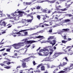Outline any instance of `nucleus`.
<instances>
[{
    "instance_id": "obj_58",
    "label": "nucleus",
    "mask_w": 73,
    "mask_h": 73,
    "mask_svg": "<svg viewBox=\"0 0 73 73\" xmlns=\"http://www.w3.org/2000/svg\"><path fill=\"white\" fill-rule=\"evenodd\" d=\"M58 12H57V11H55L54 12L52 13V15H53L54 13H57Z\"/></svg>"
},
{
    "instance_id": "obj_8",
    "label": "nucleus",
    "mask_w": 73,
    "mask_h": 73,
    "mask_svg": "<svg viewBox=\"0 0 73 73\" xmlns=\"http://www.w3.org/2000/svg\"><path fill=\"white\" fill-rule=\"evenodd\" d=\"M35 40H29V41H27V44H32V43H33L34 42H35Z\"/></svg>"
},
{
    "instance_id": "obj_39",
    "label": "nucleus",
    "mask_w": 73,
    "mask_h": 73,
    "mask_svg": "<svg viewBox=\"0 0 73 73\" xmlns=\"http://www.w3.org/2000/svg\"><path fill=\"white\" fill-rule=\"evenodd\" d=\"M3 16V14H2V12H1L0 13V17H2Z\"/></svg>"
},
{
    "instance_id": "obj_4",
    "label": "nucleus",
    "mask_w": 73,
    "mask_h": 73,
    "mask_svg": "<svg viewBox=\"0 0 73 73\" xmlns=\"http://www.w3.org/2000/svg\"><path fill=\"white\" fill-rule=\"evenodd\" d=\"M63 53H64L63 52H60L56 53L53 55V57H54V58H55V57H58V56H60V54H62Z\"/></svg>"
},
{
    "instance_id": "obj_17",
    "label": "nucleus",
    "mask_w": 73,
    "mask_h": 73,
    "mask_svg": "<svg viewBox=\"0 0 73 73\" xmlns=\"http://www.w3.org/2000/svg\"><path fill=\"white\" fill-rule=\"evenodd\" d=\"M41 71L45 70V67H44V66H42L41 67Z\"/></svg>"
},
{
    "instance_id": "obj_20",
    "label": "nucleus",
    "mask_w": 73,
    "mask_h": 73,
    "mask_svg": "<svg viewBox=\"0 0 73 73\" xmlns=\"http://www.w3.org/2000/svg\"><path fill=\"white\" fill-rule=\"evenodd\" d=\"M62 30L64 31L65 32H67V31H69V29H63Z\"/></svg>"
},
{
    "instance_id": "obj_50",
    "label": "nucleus",
    "mask_w": 73,
    "mask_h": 73,
    "mask_svg": "<svg viewBox=\"0 0 73 73\" xmlns=\"http://www.w3.org/2000/svg\"><path fill=\"white\" fill-rule=\"evenodd\" d=\"M21 67V66H19L17 67L16 69H18V68H20Z\"/></svg>"
},
{
    "instance_id": "obj_37",
    "label": "nucleus",
    "mask_w": 73,
    "mask_h": 73,
    "mask_svg": "<svg viewBox=\"0 0 73 73\" xmlns=\"http://www.w3.org/2000/svg\"><path fill=\"white\" fill-rule=\"evenodd\" d=\"M5 50V48H3L0 50V52H2V51H4Z\"/></svg>"
},
{
    "instance_id": "obj_1",
    "label": "nucleus",
    "mask_w": 73,
    "mask_h": 73,
    "mask_svg": "<svg viewBox=\"0 0 73 73\" xmlns=\"http://www.w3.org/2000/svg\"><path fill=\"white\" fill-rule=\"evenodd\" d=\"M72 3H73V2H71V4H68L67 5V7L64 9H60L59 8H62V7L60 5H59L58 6H56V10L57 11H59L60 10H61L62 11H66V10H68V9H67L68 8H69L70 7V5H71V4H72Z\"/></svg>"
},
{
    "instance_id": "obj_42",
    "label": "nucleus",
    "mask_w": 73,
    "mask_h": 73,
    "mask_svg": "<svg viewBox=\"0 0 73 73\" xmlns=\"http://www.w3.org/2000/svg\"><path fill=\"white\" fill-rule=\"evenodd\" d=\"M67 15H68L69 17H72L73 16V15H72L71 14H67Z\"/></svg>"
},
{
    "instance_id": "obj_26",
    "label": "nucleus",
    "mask_w": 73,
    "mask_h": 73,
    "mask_svg": "<svg viewBox=\"0 0 73 73\" xmlns=\"http://www.w3.org/2000/svg\"><path fill=\"white\" fill-rule=\"evenodd\" d=\"M47 42H48L51 44H52V40H47Z\"/></svg>"
},
{
    "instance_id": "obj_36",
    "label": "nucleus",
    "mask_w": 73,
    "mask_h": 73,
    "mask_svg": "<svg viewBox=\"0 0 73 73\" xmlns=\"http://www.w3.org/2000/svg\"><path fill=\"white\" fill-rule=\"evenodd\" d=\"M38 70H36V72H37V73H40L41 72V71H40V70L39 69H38Z\"/></svg>"
},
{
    "instance_id": "obj_18",
    "label": "nucleus",
    "mask_w": 73,
    "mask_h": 73,
    "mask_svg": "<svg viewBox=\"0 0 73 73\" xmlns=\"http://www.w3.org/2000/svg\"><path fill=\"white\" fill-rule=\"evenodd\" d=\"M33 19H27V21L28 23H31Z\"/></svg>"
},
{
    "instance_id": "obj_64",
    "label": "nucleus",
    "mask_w": 73,
    "mask_h": 73,
    "mask_svg": "<svg viewBox=\"0 0 73 73\" xmlns=\"http://www.w3.org/2000/svg\"><path fill=\"white\" fill-rule=\"evenodd\" d=\"M73 64H71L70 65V67H72L73 66Z\"/></svg>"
},
{
    "instance_id": "obj_13",
    "label": "nucleus",
    "mask_w": 73,
    "mask_h": 73,
    "mask_svg": "<svg viewBox=\"0 0 73 73\" xmlns=\"http://www.w3.org/2000/svg\"><path fill=\"white\" fill-rule=\"evenodd\" d=\"M7 24V23H5V22L3 21L1 23V25L2 26H4V27H5L6 26V24Z\"/></svg>"
},
{
    "instance_id": "obj_19",
    "label": "nucleus",
    "mask_w": 73,
    "mask_h": 73,
    "mask_svg": "<svg viewBox=\"0 0 73 73\" xmlns=\"http://www.w3.org/2000/svg\"><path fill=\"white\" fill-rule=\"evenodd\" d=\"M16 13H17V12L15 11L14 13H12L11 15L12 16H13V17H15V16H17V15H14V14Z\"/></svg>"
},
{
    "instance_id": "obj_44",
    "label": "nucleus",
    "mask_w": 73,
    "mask_h": 73,
    "mask_svg": "<svg viewBox=\"0 0 73 73\" xmlns=\"http://www.w3.org/2000/svg\"><path fill=\"white\" fill-rule=\"evenodd\" d=\"M11 67H10V66H6V69H10Z\"/></svg>"
},
{
    "instance_id": "obj_21",
    "label": "nucleus",
    "mask_w": 73,
    "mask_h": 73,
    "mask_svg": "<svg viewBox=\"0 0 73 73\" xmlns=\"http://www.w3.org/2000/svg\"><path fill=\"white\" fill-rule=\"evenodd\" d=\"M41 24H42V23H40V24L39 26L37 27V28H38V27H42V28H44V25H42L41 26V25H41Z\"/></svg>"
},
{
    "instance_id": "obj_23",
    "label": "nucleus",
    "mask_w": 73,
    "mask_h": 73,
    "mask_svg": "<svg viewBox=\"0 0 73 73\" xmlns=\"http://www.w3.org/2000/svg\"><path fill=\"white\" fill-rule=\"evenodd\" d=\"M26 5H31L32 4V2H26Z\"/></svg>"
},
{
    "instance_id": "obj_28",
    "label": "nucleus",
    "mask_w": 73,
    "mask_h": 73,
    "mask_svg": "<svg viewBox=\"0 0 73 73\" xmlns=\"http://www.w3.org/2000/svg\"><path fill=\"white\" fill-rule=\"evenodd\" d=\"M41 65H42L41 64H39L38 66H37V67L36 68V69L38 70V69L40 68V66H41Z\"/></svg>"
},
{
    "instance_id": "obj_3",
    "label": "nucleus",
    "mask_w": 73,
    "mask_h": 73,
    "mask_svg": "<svg viewBox=\"0 0 73 73\" xmlns=\"http://www.w3.org/2000/svg\"><path fill=\"white\" fill-rule=\"evenodd\" d=\"M66 64H67V62H63L62 64H61V63H60V64L58 66L56 67V69L54 70V71H56V70H58V68H59V69H60V66L63 67V66H64L66 65Z\"/></svg>"
},
{
    "instance_id": "obj_49",
    "label": "nucleus",
    "mask_w": 73,
    "mask_h": 73,
    "mask_svg": "<svg viewBox=\"0 0 73 73\" xmlns=\"http://www.w3.org/2000/svg\"><path fill=\"white\" fill-rule=\"evenodd\" d=\"M52 44V46H53V45H54L56 44V43H53L52 42V44Z\"/></svg>"
},
{
    "instance_id": "obj_30",
    "label": "nucleus",
    "mask_w": 73,
    "mask_h": 73,
    "mask_svg": "<svg viewBox=\"0 0 73 73\" xmlns=\"http://www.w3.org/2000/svg\"><path fill=\"white\" fill-rule=\"evenodd\" d=\"M37 19H38V20H40L41 19V17H40V16L39 15H37Z\"/></svg>"
},
{
    "instance_id": "obj_12",
    "label": "nucleus",
    "mask_w": 73,
    "mask_h": 73,
    "mask_svg": "<svg viewBox=\"0 0 73 73\" xmlns=\"http://www.w3.org/2000/svg\"><path fill=\"white\" fill-rule=\"evenodd\" d=\"M35 7H36V8L34 7L33 8L34 9H36L39 10V9H40L41 8V6H36Z\"/></svg>"
},
{
    "instance_id": "obj_7",
    "label": "nucleus",
    "mask_w": 73,
    "mask_h": 73,
    "mask_svg": "<svg viewBox=\"0 0 73 73\" xmlns=\"http://www.w3.org/2000/svg\"><path fill=\"white\" fill-rule=\"evenodd\" d=\"M54 58H46L45 59V60L46 61H49V60H51L50 61H53V60Z\"/></svg>"
},
{
    "instance_id": "obj_32",
    "label": "nucleus",
    "mask_w": 73,
    "mask_h": 73,
    "mask_svg": "<svg viewBox=\"0 0 73 73\" xmlns=\"http://www.w3.org/2000/svg\"><path fill=\"white\" fill-rule=\"evenodd\" d=\"M73 48V45H72V46H67L66 47V49H68V48Z\"/></svg>"
},
{
    "instance_id": "obj_14",
    "label": "nucleus",
    "mask_w": 73,
    "mask_h": 73,
    "mask_svg": "<svg viewBox=\"0 0 73 73\" xmlns=\"http://www.w3.org/2000/svg\"><path fill=\"white\" fill-rule=\"evenodd\" d=\"M43 37L44 36H41L40 35H39L38 36H35V37H34V38H42V37Z\"/></svg>"
},
{
    "instance_id": "obj_47",
    "label": "nucleus",
    "mask_w": 73,
    "mask_h": 73,
    "mask_svg": "<svg viewBox=\"0 0 73 73\" xmlns=\"http://www.w3.org/2000/svg\"><path fill=\"white\" fill-rule=\"evenodd\" d=\"M24 33L25 34V35H28V32H26Z\"/></svg>"
},
{
    "instance_id": "obj_59",
    "label": "nucleus",
    "mask_w": 73,
    "mask_h": 73,
    "mask_svg": "<svg viewBox=\"0 0 73 73\" xmlns=\"http://www.w3.org/2000/svg\"><path fill=\"white\" fill-rule=\"evenodd\" d=\"M46 15H46V14H45V16H46V18H49V17L46 16Z\"/></svg>"
},
{
    "instance_id": "obj_55",
    "label": "nucleus",
    "mask_w": 73,
    "mask_h": 73,
    "mask_svg": "<svg viewBox=\"0 0 73 73\" xmlns=\"http://www.w3.org/2000/svg\"><path fill=\"white\" fill-rule=\"evenodd\" d=\"M6 33V31H5L2 32V34H4V33Z\"/></svg>"
},
{
    "instance_id": "obj_34",
    "label": "nucleus",
    "mask_w": 73,
    "mask_h": 73,
    "mask_svg": "<svg viewBox=\"0 0 73 73\" xmlns=\"http://www.w3.org/2000/svg\"><path fill=\"white\" fill-rule=\"evenodd\" d=\"M47 11V10H44L43 11V12H44V13H46Z\"/></svg>"
},
{
    "instance_id": "obj_40",
    "label": "nucleus",
    "mask_w": 73,
    "mask_h": 73,
    "mask_svg": "<svg viewBox=\"0 0 73 73\" xmlns=\"http://www.w3.org/2000/svg\"><path fill=\"white\" fill-rule=\"evenodd\" d=\"M71 49H72V48H69L68 49V52H70L71 51L72 52V50H71Z\"/></svg>"
},
{
    "instance_id": "obj_53",
    "label": "nucleus",
    "mask_w": 73,
    "mask_h": 73,
    "mask_svg": "<svg viewBox=\"0 0 73 73\" xmlns=\"http://www.w3.org/2000/svg\"><path fill=\"white\" fill-rule=\"evenodd\" d=\"M11 64V62H8L7 64V65H9V64Z\"/></svg>"
},
{
    "instance_id": "obj_5",
    "label": "nucleus",
    "mask_w": 73,
    "mask_h": 73,
    "mask_svg": "<svg viewBox=\"0 0 73 73\" xmlns=\"http://www.w3.org/2000/svg\"><path fill=\"white\" fill-rule=\"evenodd\" d=\"M11 46H13L14 47L15 49H19V46L17 44H15L13 45H11Z\"/></svg>"
},
{
    "instance_id": "obj_22",
    "label": "nucleus",
    "mask_w": 73,
    "mask_h": 73,
    "mask_svg": "<svg viewBox=\"0 0 73 73\" xmlns=\"http://www.w3.org/2000/svg\"><path fill=\"white\" fill-rule=\"evenodd\" d=\"M28 72L29 73H33V71H32L31 69L29 70Z\"/></svg>"
},
{
    "instance_id": "obj_15",
    "label": "nucleus",
    "mask_w": 73,
    "mask_h": 73,
    "mask_svg": "<svg viewBox=\"0 0 73 73\" xmlns=\"http://www.w3.org/2000/svg\"><path fill=\"white\" fill-rule=\"evenodd\" d=\"M25 44V42H20L19 43H18L17 44H18L19 46H20V45H23V44Z\"/></svg>"
},
{
    "instance_id": "obj_31",
    "label": "nucleus",
    "mask_w": 73,
    "mask_h": 73,
    "mask_svg": "<svg viewBox=\"0 0 73 73\" xmlns=\"http://www.w3.org/2000/svg\"><path fill=\"white\" fill-rule=\"evenodd\" d=\"M48 49L46 48H44L42 50V51H44V52H46V51H48Z\"/></svg>"
},
{
    "instance_id": "obj_35",
    "label": "nucleus",
    "mask_w": 73,
    "mask_h": 73,
    "mask_svg": "<svg viewBox=\"0 0 73 73\" xmlns=\"http://www.w3.org/2000/svg\"><path fill=\"white\" fill-rule=\"evenodd\" d=\"M36 28L35 27H34V28H31L30 29V31H32V30H35V29H36Z\"/></svg>"
},
{
    "instance_id": "obj_25",
    "label": "nucleus",
    "mask_w": 73,
    "mask_h": 73,
    "mask_svg": "<svg viewBox=\"0 0 73 73\" xmlns=\"http://www.w3.org/2000/svg\"><path fill=\"white\" fill-rule=\"evenodd\" d=\"M70 21L69 19H66L64 20V23H67V22H69Z\"/></svg>"
},
{
    "instance_id": "obj_45",
    "label": "nucleus",
    "mask_w": 73,
    "mask_h": 73,
    "mask_svg": "<svg viewBox=\"0 0 73 73\" xmlns=\"http://www.w3.org/2000/svg\"><path fill=\"white\" fill-rule=\"evenodd\" d=\"M33 64L34 65H36V62H35V61H34L33 62Z\"/></svg>"
},
{
    "instance_id": "obj_33",
    "label": "nucleus",
    "mask_w": 73,
    "mask_h": 73,
    "mask_svg": "<svg viewBox=\"0 0 73 73\" xmlns=\"http://www.w3.org/2000/svg\"><path fill=\"white\" fill-rule=\"evenodd\" d=\"M10 50H11V48L7 49H6L7 52H10Z\"/></svg>"
},
{
    "instance_id": "obj_9",
    "label": "nucleus",
    "mask_w": 73,
    "mask_h": 73,
    "mask_svg": "<svg viewBox=\"0 0 73 73\" xmlns=\"http://www.w3.org/2000/svg\"><path fill=\"white\" fill-rule=\"evenodd\" d=\"M18 13H19V15L21 17L23 16V13H24V11H18Z\"/></svg>"
},
{
    "instance_id": "obj_38",
    "label": "nucleus",
    "mask_w": 73,
    "mask_h": 73,
    "mask_svg": "<svg viewBox=\"0 0 73 73\" xmlns=\"http://www.w3.org/2000/svg\"><path fill=\"white\" fill-rule=\"evenodd\" d=\"M52 42L53 43H56V40H52Z\"/></svg>"
},
{
    "instance_id": "obj_63",
    "label": "nucleus",
    "mask_w": 73,
    "mask_h": 73,
    "mask_svg": "<svg viewBox=\"0 0 73 73\" xmlns=\"http://www.w3.org/2000/svg\"><path fill=\"white\" fill-rule=\"evenodd\" d=\"M54 2H55V1H51V2L52 3H54Z\"/></svg>"
},
{
    "instance_id": "obj_6",
    "label": "nucleus",
    "mask_w": 73,
    "mask_h": 73,
    "mask_svg": "<svg viewBox=\"0 0 73 73\" xmlns=\"http://www.w3.org/2000/svg\"><path fill=\"white\" fill-rule=\"evenodd\" d=\"M36 12L34 13V14H33V13H31L28 14L27 15L28 16L30 17H31V19H33V16L32 15H34V14H35Z\"/></svg>"
},
{
    "instance_id": "obj_60",
    "label": "nucleus",
    "mask_w": 73,
    "mask_h": 73,
    "mask_svg": "<svg viewBox=\"0 0 73 73\" xmlns=\"http://www.w3.org/2000/svg\"><path fill=\"white\" fill-rule=\"evenodd\" d=\"M27 39L25 40V42H24L25 44V42H27Z\"/></svg>"
},
{
    "instance_id": "obj_62",
    "label": "nucleus",
    "mask_w": 73,
    "mask_h": 73,
    "mask_svg": "<svg viewBox=\"0 0 73 73\" xmlns=\"http://www.w3.org/2000/svg\"><path fill=\"white\" fill-rule=\"evenodd\" d=\"M14 55H15V56H17V53H16L15 54H14Z\"/></svg>"
},
{
    "instance_id": "obj_48",
    "label": "nucleus",
    "mask_w": 73,
    "mask_h": 73,
    "mask_svg": "<svg viewBox=\"0 0 73 73\" xmlns=\"http://www.w3.org/2000/svg\"><path fill=\"white\" fill-rule=\"evenodd\" d=\"M49 32H50V33H52V29L50 30Z\"/></svg>"
},
{
    "instance_id": "obj_11",
    "label": "nucleus",
    "mask_w": 73,
    "mask_h": 73,
    "mask_svg": "<svg viewBox=\"0 0 73 73\" xmlns=\"http://www.w3.org/2000/svg\"><path fill=\"white\" fill-rule=\"evenodd\" d=\"M56 38L54 37V36H50L48 38V40H52L53 39H55Z\"/></svg>"
},
{
    "instance_id": "obj_51",
    "label": "nucleus",
    "mask_w": 73,
    "mask_h": 73,
    "mask_svg": "<svg viewBox=\"0 0 73 73\" xmlns=\"http://www.w3.org/2000/svg\"><path fill=\"white\" fill-rule=\"evenodd\" d=\"M7 54H8L6 53H5L4 54H3V56H5V55H6Z\"/></svg>"
},
{
    "instance_id": "obj_61",
    "label": "nucleus",
    "mask_w": 73,
    "mask_h": 73,
    "mask_svg": "<svg viewBox=\"0 0 73 73\" xmlns=\"http://www.w3.org/2000/svg\"><path fill=\"white\" fill-rule=\"evenodd\" d=\"M30 46H31V45L30 44H29V45L27 46H26V47L27 48H29V47Z\"/></svg>"
},
{
    "instance_id": "obj_24",
    "label": "nucleus",
    "mask_w": 73,
    "mask_h": 73,
    "mask_svg": "<svg viewBox=\"0 0 73 73\" xmlns=\"http://www.w3.org/2000/svg\"><path fill=\"white\" fill-rule=\"evenodd\" d=\"M64 59H65V60H66V62H68V58L66 56L65 58H63V60H64Z\"/></svg>"
},
{
    "instance_id": "obj_46",
    "label": "nucleus",
    "mask_w": 73,
    "mask_h": 73,
    "mask_svg": "<svg viewBox=\"0 0 73 73\" xmlns=\"http://www.w3.org/2000/svg\"><path fill=\"white\" fill-rule=\"evenodd\" d=\"M44 25L46 26H46H49V25L46 24H44Z\"/></svg>"
},
{
    "instance_id": "obj_56",
    "label": "nucleus",
    "mask_w": 73,
    "mask_h": 73,
    "mask_svg": "<svg viewBox=\"0 0 73 73\" xmlns=\"http://www.w3.org/2000/svg\"><path fill=\"white\" fill-rule=\"evenodd\" d=\"M38 54L40 55V56H42V54L40 52L38 53Z\"/></svg>"
},
{
    "instance_id": "obj_43",
    "label": "nucleus",
    "mask_w": 73,
    "mask_h": 73,
    "mask_svg": "<svg viewBox=\"0 0 73 73\" xmlns=\"http://www.w3.org/2000/svg\"><path fill=\"white\" fill-rule=\"evenodd\" d=\"M72 40L71 38H68L67 40V41H70Z\"/></svg>"
},
{
    "instance_id": "obj_27",
    "label": "nucleus",
    "mask_w": 73,
    "mask_h": 73,
    "mask_svg": "<svg viewBox=\"0 0 73 73\" xmlns=\"http://www.w3.org/2000/svg\"><path fill=\"white\" fill-rule=\"evenodd\" d=\"M43 17V18L42 19H43V20H46V17H45V16L44 15H42Z\"/></svg>"
},
{
    "instance_id": "obj_54",
    "label": "nucleus",
    "mask_w": 73,
    "mask_h": 73,
    "mask_svg": "<svg viewBox=\"0 0 73 73\" xmlns=\"http://www.w3.org/2000/svg\"><path fill=\"white\" fill-rule=\"evenodd\" d=\"M50 12H51L50 10H49L47 12V13H50Z\"/></svg>"
},
{
    "instance_id": "obj_29",
    "label": "nucleus",
    "mask_w": 73,
    "mask_h": 73,
    "mask_svg": "<svg viewBox=\"0 0 73 73\" xmlns=\"http://www.w3.org/2000/svg\"><path fill=\"white\" fill-rule=\"evenodd\" d=\"M67 41H65L64 40H62V43H64V44H66V43L67 42Z\"/></svg>"
},
{
    "instance_id": "obj_10",
    "label": "nucleus",
    "mask_w": 73,
    "mask_h": 73,
    "mask_svg": "<svg viewBox=\"0 0 73 73\" xmlns=\"http://www.w3.org/2000/svg\"><path fill=\"white\" fill-rule=\"evenodd\" d=\"M28 31V30H23L22 31H20L19 32H17L16 33H14V34H17V35L19 34H21L20 33V32H25V31Z\"/></svg>"
},
{
    "instance_id": "obj_16",
    "label": "nucleus",
    "mask_w": 73,
    "mask_h": 73,
    "mask_svg": "<svg viewBox=\"0 0 73 73\" xmlns=\"http://www.w3.org/2000/svg\"><path fill=\"white\" fill-rule=\"evenodd\" d=\"M43 53H44V56H48V55L49 54V53H48V52H44Z\"/></svg>"
},
{
    "instance_id": "obj_57",
    "label": "nucleus",
    "mask_w": 73,
    "mask_h": 73,
    "mask_svg": "<svg viewBox=\"0 0 73 73\" xmlns=\"http://www.w3.org/2000/svg\"><path fill=\"white\" fill-rule=\"evenodd\" d=\"M2 66H4V64H0Z\"/></svg>"
},
{
    "instance_id": "obj_41",
    "label": "nucleus",
    "mask_w": 73,
    "mask_h": 73,
    "mask_svg": "<svg viewBox=\"0 0 73 73\" xmlns=\"http://www.w3.org/2000/svg\"><path fill=\"white\" fill-rule=\"evenodd\" d=\"M64 51L65 52V53L64 52H62V53H63L62 54H65V53H67V51L64 50Z\"/></svg>"
},
{
    "instance_id": "obj_2",
    "label": "nucleus",
    "mask_w": 73,
    "mask_h": 73,
    "mask_svg": "<svg viewBox=\"0 0 73 73\" xmlns=\"http://www.w3.org/2000/svg\"><path fill=\"white\" fill-rule=\"evenodd\" d=\"M29 58H25L22 60V65L23 66V68H27V65H26V62H28L29 61Z\"/></svg>"
},
{
    "instance_id": "obj_52",
    "label": "nucleus",
    "mask_w": 73,
    "mask_h": 73,
    "mask_svg": "<svg viewBox=\"0 0 73 73\" xmlns=\"http://www.w3.org/2000/svg\"><path fill=\"white\" fill-rule=\"evenodd\" d=\"M12 26V25H11L10 26H9L7 27V28H9L11 27Z\"/></svg>"
}]
</instances>
